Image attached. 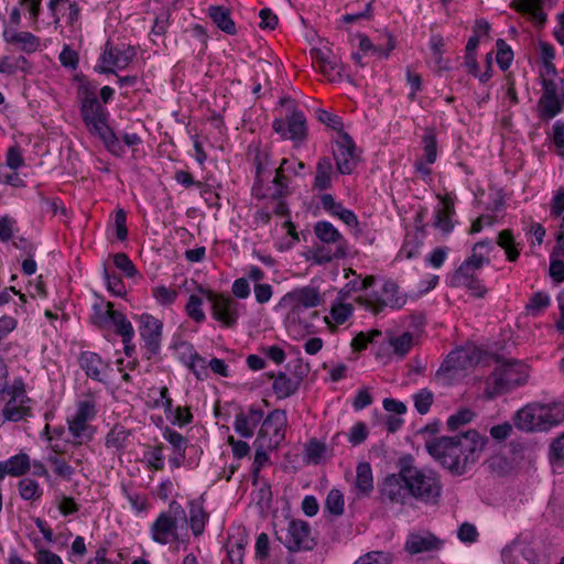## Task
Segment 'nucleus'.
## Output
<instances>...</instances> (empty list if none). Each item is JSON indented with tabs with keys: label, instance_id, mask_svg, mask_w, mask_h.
Masks as SVG:
<instances>
[{
	"label": "nucleus",
	"instance_id": "052dcab7",
	"mask_svg": "<svg viewBox=\"0 0 564 564\" xmlns=\"http://www.w3.org/2000/svg\"><path fill=\"white\" fill-rule=\"evenodd\" d=\"M122 491L133 510L137 512H143L148 509V499L145 495L129 491L126 487L122 488Z\"/></svg>",
	"mask_w": 564,
	"mask_h": 564
},
{
	"label": "nucleus",
	"instance_id": "49530a36",
	"mask_svg": "<svg viewBox=\"0 0 564 564\" xmlns=\"http://www.w3.org/2000/svg\"><path fill=\"white\" fill-rule=\"evenodd\" d=\"M347 256V247H346V243H339L337 246H335V250L334 251H325L324 248H321L316 251V253L314 254V260L316 263H327V262H330L333 259H339V258H344Z\"/></svg>",
	"mask_w": 564,
	"mask_h": 564
},
{
	"label": "nucleus",
	"instance_id": "bb28decb",
	"mask_svg": "<svg viewBox=\"0 0 564 564\" xmlns=\"http://www.w3.org/2000/svg\"><path fill=\"white\" fill-rule=\"evenodd\" d=\"M354 488L357 495L362 497H369L373 491V475L368 462L358 463Z\"/></svg>",
	"mask_w": 564,
	"mask_h": 564
},
{
	"label": "nucleus",
	"instance_id": "6e6d98bb",
	"mask_svg": "<svg viewBox=\"0 0 564 564\" xmlns=\"http://www.w3.org/2000/svg\"><path fill=\"white\" fill-rule=\"evenodd\" d=\"M375 283V276L368 275L361 279L357 275L355 280L349 281L345 288L340 291V294H348L350 292L366 291L371 288Z\"/></svg>",
	"mask_w": 564,
	"mask_h": 564
},
{
	"label": "nucleus",
	"instance_id": "1a4fd4ad",
	"mask_svg": "<svg viewBox=\"0 0 564 564\" xmlns=\"http://www.w3.org/2000/svg\"><path fill=\"white\" fill-rule=\"evenodd\" d=\"M2 412L4 419L9 422H20L26 420L32 415L31 402L32 400L28 397L25 391V384L21 378L13 380L12 384L7 388Z\"/></svg>",
	"mask_w": 564,
	"mask_h": 564
},
{
	"label": "nucleus",
	"instance_id": "0eeeda50",
	"mask_svg": "<svg viewBox=\"0 0 564 564\" xmlns=\"http://www.w3.org/2000/svg\"><path fill=\"white\" fill-rule=\"evenodd\" d=\"M479 361L476 348H457L451 351L436 371V378L443 384H452L463 378Z\"/></svg>",
	"mask_w": 564,
	"mask_h": 564
},
{
	"label": "nucleus",
	"instance_id": "338daca9",
	"mask_svg": "<svg viewBox=\"0 0 564 564\" xmlns=\"http://www.w3.org/2000/svg\"><path fill=\"white\" fill-rule=\"evenodd\" d=\"M380 335L381 332L377 329H373L368 334L360 332L352 338L351 347L357 351H361L366 349L367 345L371 343L375 339V337H378Z\"/></svg>",
	"mask_w": 564,
	"mask_h": 564
},
{
	"label": "nucleus",
	"instance_id": "4468645a",
	"mask_svg": "<svg viewBox=\"0 0 564 564\" xmlns=\"http://www.w3.org/2000/svg\"><path fill=\"white\" fill-rule=\"evenodd\" d=\"M318 290L307 285L288 292L279 302L278 307L290 308L292 314H300L303 308H313L322 304Z\"/></svg>",
	"mask_w": 564,
	"mask_h": 564
},
{
	"label": "nucleus",
	"instance_id": "423d86ee",
	"mask_svg": "<svg viewBox=\"0 0 564 564\" xmlns=\"http://www.w3.org/2000/svg\"><path fill=\"white\" fill-rule=\"evenodd\" d=\"M185 509L176 500L169 505L166 511H162L150 527V535L153 542L166 545L178 542V521H186Z\"/></svg>",
	"mask_w": 564,
	"mask_h": 564
},
{
	"label": "nucleus",
	"instance_id": "ea45409f",
	"mask_svg": "<svg viewBox=\"0 0 564 564\" xmlns=\"http://www.w3.org/2000/svg\"><path fill=\"white\" fill-rule=\"evenodd\" d=\"M354 313V306L349 303H333L330 307V319L336 325H341L347 322Z\"/></svg>",
	"mask_w": 564,
	"mask_h": 564
},
{
	"label": "nucleus",
	"instance_id": "cd10ccee",
	"mask_svg": "<svg viewBox=\"0 0 564 564\" xmlns=\"http://www.w3.org/2000/svg\"><path fill=\"white\" fill-rule=\"evenodd\" d=\"M3 40L10 44H20L22 50L30 53L35 52L40 46V40L37 36L30 32H17L6 28L3 30Z\"/></svg>",
	"mask_w": 564,
	"mask_h": 564
},
{
	"label": "nucleus",
	"instance_id": "864d4df0",
	"mask_svg": "<svg viewBox=\"0 0 564 564\" xmlns=\"http://www.w3.org/2000/svg\"><path fill=\"white\" fill-rule=\"evenodd\" d=\"M413 398L414 406L420 414H426L434 401V395L429 389H421Z\"/></svg>",
	"mask_w": 564,
	"mask_h": 564
},
{
	"label": "nucleus",
	"instance_id": "0e129e2a",
	"mask_svg": "<svg viewBox=\"0 0 564 564\" xmlns=\"http://www.w3.org/2000/svg\"><path fill=\"white\" fill-rule=\"evenodd\" d=\"M513 426H514L513 422L512 423L503 422L501 424L491 426L489 430V434L492 440L500 443L510 437V435L513 432Z\"/></svg>",
	"mask_w": 564,
	"mask_h": 564
},
{
	"label": "nucleus",
	"instance_id": "c85d7f7f",
	"mask_svg": "<svg viewBox=\"0 0 564 564\" xmlns=\"http://www.w3.org/2000/svg\"><path fill=\"white\" fill-rule=\"evenodd\" d=\"M301 379L279 372L272 383V390L279 399H285L294 394L300 388Z\"/></svg>",
	"mask_w": 564,
	"mask_h": 564
},
{
	"label": "nucleus",
	"instance_id": "ddd939ff",
	"mask_svg": "<svg viewBox=\"0 0 564 564\" xmlns=\"http://www.w3.org/2000/svg\"><path fill=\"white\" fill-rule=\"evenodd\" d=\"M288 423L286 413L282 410L271 411L262 420V425L258 432L257 441L267 442L269 449H276L284 440V430Z\"/></svg>",
	"mask_w": 564,
	"mask_h": 564
},
{
	"label": "nucleus",
	"instance_id": "a18cd8bd",
	"mask_svg": "<svg viewBox=\"0 0 564 564\" xmlns=\"http://www.w3.org/2000/svg\"><path fill=\"white\" fill-rule=\"evenodd\" d=\"M163 437L173 446L174 451L177 454H180L181 458H185L187 440L182 434L172 429L166 427L163 431Z\"/></svg>",
	"mask_w": 564,
	"mask_h": 564
},
{
	"label": "nucleus",
	"instance_id": "a878e982",
	"mask_svg": "<svg viewBox=\"0 0 564 564\" xmlns=\"http://www.w3.org/2000/svg\"><path fill=\"white\" fill-rule=\"evenodd\" d=\"M442 542L433 534H410L405 542V550L410 554H419L438 550Z\"/></svg>",
	"mask_w": 564,
	"mask_h": 564
},
{
	"label": "nucleus",
	"instance_id": "09e8293b",
	"mask_svg": "<svg viewBox=\"0 0 564 564\" xmlns=\"http://www.w3.org/2000/svg\"><path fill=\"white\" fill-rule=\"evenodd\" d=\"M107 289L116 296H123L127 291L121 278L116 273H110L107 268L102 272Z\"/></svg>",
	"mask_w": 564,
	"mask_h": 564
},
{
	"label": "nucleus",
	"instance_id": "9d476101",
	"mask_svg": "<svg viewBox=\"0 0 564 564\" xmlns=\"http://www.w3.org/2000/svg\"><path fill=\"white\" fill-rule=\"evenodd\" d=\"M359 302L373 313H379L384 307L394 310L403 307L406 303V295L400 292L395 282L387 280L379 290L360 297Z\"/></svg>",
	"mask_w": 564,
	"mask_h": 564
},
{
	"label": "nucleus",
	"instance_id": "79ce46f5",
	"mask_svg": "<svg viewBox=\"0 0 564 564\" xmlns=\"http://www.w3.org/2000/svg\"><path fill=\"white\" fill-rule=\"evenodd\" d=\"M152 295L158 304L162 306H170L175 303L178 292L173 288L158 285L152 289Z\"/></svg>",
	"mask_w": 564,
	"mask_h": 564
},
{
	"label": "nucleus",
	"instance_id": "f257e3e1",
	"mask_svg": "<svg viewBox=\"0 0 564 564\" xmlns=\"http://www.w3.org/2000/svg\"><path fill=\"white\" fill-rule=\"evenodd\" d=\"M399 471L384 477L379 486L380 498L397 505H409L412 499L435 505L442 494V484L433 470L419 468L412 455L398 459Z\"/></svg>",
	"mask_w": 564,
	"mask_h": 564
},
{
	"label": "nucleus",
	"instance_id": "e433bc0d",
	"mask_svg": "<svg viewBox=\"0 0 564 564\" xmlns=\"http://www.w3.org/2000/svg\"><path fill=\"white\" fill-rule=\"evenodd\" d=\"M454 214V205L451 200H444L443 207L435 214V227L444 234H449L453 230L452 216Z\"/></svg>",
	"mask_w": 564,
	"mask_h": 564
},
{
	"label": "nucleus",
	"instance_id": "f03ea898",
	"mask_svg": "<svg viewBox=\"0 0 564 564\" xmlns=\"http://www.w3.org/2000/svg\"><path fill=\"white\" fill-rule=\"evenodd\" d=\"M487 437L476 430L456 436H441L427 441V453L452 475H464L474 466L487 445Z\"/></svg>",
	"mask_w": 564,
	"mask_h": 564
},
{
	"label": "nucleus",
	"instance_id": "412c9836",
	"mask_svg": "<svg viewBox=\"0 0 564 564\" xmlns=\"http://www.w3.org/2000/svg\"><path fill=\"white\" fill-rule=\"evenodd\" d=\"M488 263L489 258L485 257L482 253L471 254L454 272L451 278V285L460 286V284H466L467 281L477 278V272L484 267V264Z\"/></svg>",
	"mask_w": 564,
	"mask_h": 564
},
{
	"label": "nucleus",
	"instance_id": "2eb2a0df",
	"mask_svg": "<svg viewBox=\"0 0 564 564\" xmlns=\"http://www.w3.org/2000/svg\"><path fill=\"white\" fill-rule=\"evenodd\" d=\"M206 299L212 304L213 317L226 327H234L239 318V303L231 296L206 292Z\"/></svg>",
	"mask_w": 564,
	"mask_h": 564
},
{
	"label": "nucleus",
	"instance_id": "72a5a7b5",
	"mask_svg": "<svg viewBox=\"0 0 564 564\" xmlns=\"http://www.w3.org/2000/svg\"><path fill=\"white\" fill-rule=\"evenodd\" d=\"M316 237L326 243H335L336 246L346 243L339 231L328 221H318L314 227Z\"/></svg>",
	"mask_w": 564,
	"mask_h": 564
},
{
	"label": "nucleus",
	"instance_id": "6ab92c4d",
	"mask_svg": "<svg viewBox=\"0 0 564 564\" xmlns=\"http://www.w3.org/2000/svg\"><path fill=\"white\" fill-rule=\"evenodd\" d=\"M162 323L158 318L149 314L140 316L139 333L144 341V346L151 355H155L160 350L162 337Z\"/></svg>",
	"mask_w": 564,
	"mask_h": 564
},
{
	"label": "nucleus",
	"instance_id": "8fccbe9b",
	"mask_svg": "<svg viewBox=\"0 0 564 564\" xmlns=\"http://www.w3.org/2000/svg\"><path fill=\"white\" fill-rule=\"evenodd\" d=\"M202 305L203 300L198 295L192 294L185 306L187 315L197 323H202L206 318V315L202 310Z\"/></svg>",
	"mask_w": 564,
	"mask_h": 564
},
{
	"label": "nucleus",
	"instance_id": "f8f14e48",
	"mask_svg": "<svg viewBox=\"0 0 564 564\" xmlns=\"http://www.w3.org/2000/svg\"><path fill=\"white\" fill-rule=\"evenodd\" d=\"M96 415L95 402L90 399L77 403L75 414L67 420L68 431L75 444H83L93 438L94 430L88 424Z\"/></svg>",
	"mask_w": 564,
	"mask_h": 564
},
{
	"label": "nucleus",
	"instance_id": "bf43d9fd",
	"mask_svg": "<svg viewBox=\"0 0 564 564\" xmlns=\"http://www.w3.org/2000/svg\"><path fill=\"white\" fill-rule=\"evenodd\" d=\"M253 446L256 448V453L252 465L256 466V469H262L270 462L269 455L267 453L270 451L269 446L267 442H258L257 440H254Z\"/></svg>",
	"mask_w": 564,
	"mask_h": 564
},
{
	"label": "nucleus",
	"instance_id": "39448f33",
	"mask_svg": "<svg viewBox=\"0 0 564 564\" xmlns=\"http://www.w3.org/2000/svg\"><path fill=\"white\" fill-rule=\"evenodd\" d=\"M525 367L518 361H507L495 367L485 381L484 393L488 399H495L507 393L527 380Z\"/></svg>",
	"mask_w": 564,
	"mask_h": 564
},
{
	"label": "nucleus",
	"instance_id": "aec40b11",
	"mask_svg": "<svg viewBox=\"0 0 564 564\" xmlns=\"http://www.w3.org/2000/svg\"><path fill=\"white\" fill-rule=\"evenodd\" d=\"M264 412L257 405H250L247 411H240L236 414L234 430L241 437L250 438L254 434L256 427L262 422Z\"/></svg>",
	"mask_w": 564,
	"mask_h": 564
},
{
	"label": "nucleus",
	"instance_id": "7c9ffc66",
	"mask_svg": "<svg viewBox=\"0 0 564 564\" xmlns=\"http://www.w3.org/2000/svg\"><path fill=\"white\" fill-rule=\"evenodd\" d=\"M333 164L329 158L323 156L317 161L313 186L318 191H325L332 186Z\"/></svg>",
	"mask_w": 564,
	"mask_h": 564
},
{
	"label": "nucleus",
	"instance_id": "393cba45",
	"mask_svg": "<svg viewBox=\"0 0 564 564\" xmlns=\"http://www.w3.org/2000/svg\"><path fill=\"white\" fill-rule=\"evenodd\" d=\"M31 466L28 454L19 453L4 462H0V479L6 476L20 477L25 475Z\"/></svg>",
	"mask_w": 564,
	"mask_h": 564
},
{
	"label": "nucleus",
	"instance_id": "680f3d73",
	"mask_svg": "<svg viewBox=\"0 0 564 564\" xmlns=\"http://www.w3.org/2000/svg\"><path fill=\"white\" fill-rule=\"evenodd\" d=\"M355 564H391L389 553L373 551L360 556Z\"/></svg>",
	"mask_w": 564,
	"mask_h": 564
},
{
	"label": "nucleus",
	"instance_id": "a211bd4d",
	"mask_svg": "<svg viewBox=\"0 0 564 564\" xmlns=\"http://www.w3.org/2000/svg\"><path fill=\"white\" fill-rule=\"evenodd\" d=\"M310 55L313 63L318 66L319 72L329 80L334 82L340 78L343 65L329 47H314Z\"/></svg>",
	"mask_w": 564,
	"mask_h": 564
},
{
	"label": "nucleus",
	"instance_id": "6e6552de",
	"mask_svg": "<svg viewBox=\"0 0 564 564\" xmlns=\"http://www.w3.org/2000/svg\"><path fill=\"white\" fill-rule=\"evenodd\" d=\"M275 538L291 553L312 551L316 545L311 525L303 520L289 521L286 528L275 531Z\"/></svg>",
	"mask_w": 564,
	"mask_h": 564
},
{
	"label": "nucleus",
	"instance_id": "c03bdc74",
	"mask_svg": "<svg viewBox=\"0 0 564 564\" xmlns=\"http://www.w3.org/2000/svg\"><path fill=\"white\" fill-rule=\"evenodd\" d=\"M424 158L427 164H433L437 158L436 135L432 130L425 131L422 137Z\"/></svg>",
	"mask_w": 564,
	"mask_h": 564
},
{
	"label": "nucleus",
	"instance_id": "5fc2aeb1",
	"mask_svg": "<svg viewBox=\"0 0 564 564\" xmlns=\"http://www.w3.org/2000/svg\"><path fill=\"white\" fill-rule=\"evenodd\" d=\"M497 63L502 70H506L510 67L511 62L513 59V53L509 45L502 40L499 39L497 41Z\"/></svg>",
	"mask_w": 564,
	"mask_h": 564
},
{
	"label": "nucleus",
	"instance_id": "4d7b16f0",
	"mask_svg": "<svg viewBox=\"0 0 564 564\" xmlns=\"http://www.w3.org/2000/svg\"><path fill=\"white\" fill-rule=\"evenodd\" d=\"M47 462L53 466L54 473L65 479H70L74 468L56 455H50Z\"/></svg>",
	"mask_w": 564,
	"mask_h": 564
},
{
	"label": "nucleus",
	"instance_id": "b1692460",
	"mask_svg": "<svg viewBox=\"0 0 564 564\" xmlns=\"http://www.w3.org/2000/svg\"><path fill=\"white\" fill-rule=\"evenodd\" d=\"M322 207L333 216L338 217L341 221H344L347 226L357 227L358 219L355 213L350 209H347L343 206L341 203L335 200L333 195L323 194L321 196Z\"/></svg>",
	"mask_w": 564,
	"mask_h": 564
},
{
	"label": "nucleus",
	"instance_id": "c756f323",
	"mask_svg": "<svg viewBox=\"0 0 564 564\" xmlns=\"http://www.w3.org/2000/svg\"><path fill=\"white\" fill-rule=\"evenodd\" d=\"M188 522L193 534L195 536H200L204 533L205 524L208 521V514L199 501L192 500L188 502Z\"/></svg>",
	"mask_w": 564,
	"mask_h": 564
},
{
	"label": "nucleus",
	"instance_id": "c9c22d12",
	"mask_svg": "<svg viewBox=\"0 0 564 564\" xmlns=\"http://www.w3.org/2000/svg\"><path fill=\"white\" fill-rule=\"evenodd\" d=\"M110 322L115 326L116 333L122 338V341L132 340L134 337V329L123 313L119 311L110 313Z\"/></svg>",
	"mask_w": 564,
	"mask_h": 564
},
{
	"label": "nucleus",
	"instance_id": "e2e57ef3",
	"mask_svg": "<svg viewBox=\"0 0 564 564\" xmlns=\"http://www.w3.org/2000/svg\"><path fill=\"white\" fill-rule=\"evenodd\" d=\"M253 163L256 165V181L257 184L261 182V174L265 171L269 164V156L265 150H261L260 148L253 149Z\"/></svg>",
	"mask_w": 564,
	"mask_h": 564
},
{
	"label": "nucleus",
	"instance_id": "9b49d317",
	"mask_svg": "<svg viewBox=\"0 0 564 564\" xmlns=\"http://www.w3.org/2000/svg\"><path fill=\"white\" fill-rule=\"evenodd\" d=\"M134 55L133 47L118 46L107 41L94 66V70L99 74H116V69L128 67Z\"/></svg>",
	"mask_w": 564,
	"mask_h": 564
},
{
	"label": "nucleus",
	"instance_id": "4c0bfd02",
	"mask_svg": "<svg viewBox=\"0 0 564 564\" xmlns=\"http://www.w3.org/2000/svg\"><path fill=\"white\" fill-rule=\"evenodd\" d=\"M18 489L23 500H37L43 491L37 481L32 478H23L18 484Z\"/></svg>",
	"mask_w": 564,
	"mask_h": 564
},
{
	"label": "nucleus",
	"instance_id": "f3484780",
	"mask_svg": "<svg viewBox=\"0 0 564 564\" xmlns=\"http://www.w3.org/2000/svg\"><path fill=\"white\" fill-rule=\"evenodd\" d=\"M355 142L348 133H341L333 145L337 172L350 174L357 165Z\"/></svg>",
	"mask_w": 564,
	"mask_h": 564
},
{
	"label": "nucleus",
	"instance_id": "4be33fe9",
	"mask_svg": "<svg viewBox=\"0 0 564 564\" xmlns=\"http://www.w3.org/2000/svg\"><path fill=\"white\" fill-rule=\"evenodd\" d=\"M78 361L87 377L98 382H105L104 375L109 365L104 361L98 354L93 351H83Z\"/></svg>",
	"mask_w": 564,
	"mask_h": 564
},
{
	"label": "nucleus",
	"instance_id": "3c124183",
	"mask_svg": "<svg viewBox=\"0 0 564 564\" xmlns=\"http://www.w3.org/2000/svg\"><path fill=\"white\" fill-rule=\"evenodd\" d=\"M113 263L127 278H134L138 270L127 253L118 252L113 256Z\"/></svg>",
	"mask_w": 564,
	"mask_h": 564
},
{
	"label": "nucleus",
	"instance_id": "603ef678",
	"mask_svg": "<svg viewBox=\"0 0 564 564\" xmlns=\"http://www.w3.org/2000/svg\"><path fill=\"white\" fill-rule=\"evenodd\" d=\"M475 417V413L469 409H462L457 413L451 415L447 419V427L451 431L458 430L462 425L471 422Z\"/></svg>",
	"mask_w": 564,
	"mask_h": 564
},
{
	"label": "nucleus",
	"instance_id": "dca6fc26",
	"mask_svg": "<svg viewBox=\"0 0 564 564\" xmlns=\"http://www.w3.org/2000/svg\"><path fill=\"white\" fill-rule=\"evenodd\" d=\"M272 128L283 139L292 140L295 147H299L307 135L306 118L300 110H293L286 121L275 119Z\"/></svg>",
	"mask_w": 564,
	"mask_h": 564
},
{
	"label": "nucleus",
	"instance_id": "de8ad7c7",
	"mask_svg": "<svg viewBox=\"0 0 564 564\" xmlns=\"http://www.w3.org/2000/svg\"><path fill=\"white\" fill-rule=\"evenodd\" d=\"M316 117H317L319 122L326 124L327 127H329L334 131L338 132L339 135H341V133H345L344 132V122H343V120H341V118L339 116L334 115V113H332L329 111H326L324 109H318L316 111Z\"/></svg>",
	"mask_w": 564,
	"mask_h": 564
},
{
	"label": "nucleus",
	"instance_id": "473e14b6",
	"mask_svg": "<svg viewBox=\"0 0 564 564\" xmlns=\"http://www.w3.org/2000/svg\"><path fill=\"white\" fill-rule=\"evenodd\" d=\"M209 17L216 23V25L227 34L236 33L235 22L229 15V11L219 6H212L208 9Z\"/></svg>",
	"mask_w": 564,
	"mask_h": 564
},
{
	"label": "nucleus",
	"instance_id": "f704fd0d",
	"mask_svg": "<svg viewBox=\"0 0 564 564\" xmlns=\"http://www.w3.org/2000/svg\"><path fill=\"white\" fill-rule=\"evenodd\" d=\"M540 117L552 119L562 112V101L560 97L541 96L538 101Z\"/></svg>",
	"mask_w": 564,
	"mask_h": 564
},
{
	"label": "nucleus",
	"instance_id": "37998d69",
	"mask_svg": "<svg viewBox=\"0 0 564 564\" xmlns=\"http://www.w3.org/2000/svg\"><path fill=\"white\" fill-rule=\"evenodd\" d=\"M344 495L338 489H332L325 501V508L326 510L332 513L333 516H341L344 513Z\"/></svg>",
	"mask_w": 564,
	"mask_h": 564
},
{
	"label": "nucleus",
	"instance_id": "a19ab883",
	"mask_svg": "<svg viewBox=\"0 0 564 564\" xmlns=\"http://www.w3.org/2000/svg\"><path fill=\"white\" fill-rule=\"evenodd\" d=\"M247 538L241 536L236 541H229L227 544V555L231 564H243L245 549Z\"/></svg>",
	"mask_w": 564,
	"mask_h": 564
},
{
	"label": "nucleus",
	"instance_id": "5701e85b",
	"mask_svg": "<svg viewBox=\"0 0 564 564\" xmlns=\"http://www.w3.org/2000/svg\"><path fill=\"white\" fill-rule=\"evenodd\" d=\"M182 360L195 373L197 379L207 377V361L203 358L189 343H182Z\"/></svg>",
	"mask_w": 564,
	"mask_h": 564
},
{
	"label": "nucleus",
	"instance_id": "774afa93",
	"mask_svg": "<svg viewBox=\"0 0 564 564\" xmlns=\"http://www.w3.org/2000/svg\"><path fill=\"white\" fill-rule=\"evenodd\" d=\"M368 436V430L365 423L358 422L354 424L348 434V441L352 445L361 444Z\"/></svg>",
	"mask_w": 564,
	"mask_h": 564
},
{
	"label": "nucleus",
	"instance_id": "13d9d810",
	"mask_svg": "<svg viewBox=\"0 0 564 564\" xmlns=\"http://www.w3.org/2000/svg\"><path fill=\"white\" fill-rule=\"evenodd\" d=\"M254 195L258 198H267V200H278L284 199L290 194L289 187L286 185H274L267 188V192L263 194H259L258 189L253 188Z\"/></svg>",
	"mask_w": 564,
	"mask_h": 564
},
{
	"label": "nucleus",
	"instance_id": "69168bd1",
	"mask_svg": "<svg viewBox=\"0 0 564 564\" xmlns=\"http://www.w3.org/2000/svg\"><path fill=\"white\" fill-rule=\"evenodd\" d=\"M550 305V297L543 292H538L532 295L527 305V310L532 314H538Z\"/></svg>",
	"mask_w": 564,
	"mask_h": 564
},
{
	"label": "nucleus",
	"instance_id": "58836bf2",
	"mask_svg": "<svg viewBox=\"0 0 564 564\" xmlns=\"http://www.w3.org/2000/svg\"><path fill=\"white\" fill-rule=\"evenodd\" d=\"M389 344L393 352L399 357H404L413 346V336L411 333L405 332L400 336L391 337Z\"/></svg>",
	"mask_w": 564,
	"mask_h": 564
},
{
	"label": "nucleus",
	"instance_id": "20e7f679",
	"mask_svg": "<svg viewBox=\"0 0 564 564\" xmlns=\"http://www.w3.org/2000/svg\"><path fill=\"white\" fill-rule=\"evenodd\" d=\"M512 421L523 432H547L564 422V404L530 403L518 410Z\"/></svg>",
	"mask_w": 564,
	"mask_h": 564
},
{
	"label": "nucleus",
	"instance_id": "2f4dec72",
	"mask_svg": "<svg viewBox=\"0 0 564 564\" xmlns=\"http://www.w3.org/2000/svg\"><path fill=\"white\" fill-rule=\"evenodd\" d=\"M497 245L503 249L508 261L514 262L520 257L521 243L516 241L510 229L501 230L498 234Z\"/></svg>",
	"mask_w": 564,
	"mask_h": 564
},
{
	"label": "nucleus",
	"instance_id": "7ed1b4c3",
	"mask_svg": "<svg viewBox=\"0 0 564 564\" xmlns=\"http://www.w3.org/2000/svg\"><path fill=\"white\" fill-rule=\"evenodd\" d=\"M77 100L82 120L88 132L98 138L111 154L122 156L126 153L124 147L109 126L110 113L97 98V85L87 79L80 80Z\"/></svg>",
	"mask_w": 564,
	"mask_h": 564
}]
</instances>
